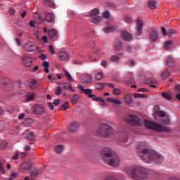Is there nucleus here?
<instances>
[{"label":"nucleus","instance_id":"58836bf2","mask_svg":"<svg viewBox=\"0 0 180 180\" xmlns=\"http://www.w3.org/2000/svg\"><path fill=\"white\" fill-rule=\"evenodd\" d=\"M68 108H70V106L68 105V101H65L63 104V105H61L60 107V110H63V111H65V110H67V109H68Z\"/></svg>","mask_w":180,"mask_h":180},{"label":"nucleus","instance_id":"69168bd1","mask_svg":"<svg viewBox=\"0 0 180 180\" xmlns=\"http://www.w3.org/2000/svg\"><path fill=\"white\" fill-rule=\"evenodd\" d=\"M42 67L49 68L50 67V63L45 60L42 63Z\"/></svg>","mask_w":180,"mask_h":180},{"label":"nucleus","instance_id":"423d86ee","mask_svg":"<svg viewBox=\"0 0 180 180\" xmlns=\"http://www.w3.org/2000/svg\"><path fill=\"white\" fill-rule=\"evenodd\" d=\"M124 120L127 124L133 126L134 127H137V126H141V124H143L141 119H140L139 116L133 114L127 115Z\"/></svg>","mask_w":180,"mask_h":180},{"label":"nucleus","instance_id":"20e7f679","mask_svg":"<svg viewBox=\"0 0 180 180\" xmlns=\"http://www.w3.org/2000/svg\"><path fill=\"white\" fill-rule=\"evenodd\" d=\"M112 134H115L113 128L108 124H102L96 131H94V135L96 136V137L108 139V137H112Z\"/></svg>","mask_w":180,"mask_h":180},{"label":"nucleus","instance_id":"6ab92c4d","mask_svg":"<svg viewBox=\"0 0 180 180\" xmlns=\"http://www.w3.org/2000/svg\"><path fill=\"white\" fill-rule=\"evenodd\" d=\"M12 96L11 95H8V96H4V94H2L0 92V102L1 103H6L9 99V98H11Z\"/></svg>","mask_w":180,"mask_h":180},{"label":"nucleus","instance_id":"0eeeda50","mask_svg":"<svg viewBox=\"0 0 180 180\" xmlns=\"http://www.w3.org/2000/svg\"><path fill=\"white\" fill-rule=\"evenodd\" d=\"M117 140L120 144H126L129 142V132L120 131L117 133Z\"/></svg>","mask_w":180,"mask_h":180},{"label":"nucleus","instance_id":"c756f323","mask_svg":"<svg viewBox=\"0 0 180 180\" xmlns=\"http://www.w3.org/2000/svg\"><path fill=\"white\" fill-rule=\"evenodd\" d=\"M166 64H167V67L172 68V67H174L175 62L172 58L169 57V58H167Z\"/></svg>","mask_w":180,"mask_h":180},{"label":"nucleus","instance_id":"bb28decb","mask_svg":"<svg viewBox=\"0 0 180 180\" xmlns=\"http://www.w3.org/2000/svg\"><path fill=\"white\" fill-rule=\"evenodd\" d=\"M125 84H127L128 85L131 84L132 82H134V80L133 79V75H129L125 79H124Z\"/></svg>","mask_w":180,"mask_h":180},{"label":"nucleus","instance_id":"052dcab7","mask_svg":"<svg viewBox=\"0 0 180 180\" xmlns=\"http://www.w3.org/2000/svg\"><path fill=\"white\" fill-rule=\"evenodd\" d=\"M134 96V98H144V94L135 93Z\"/></svg>","mask_w":180,"mask_h":180},{"label":"nucleus","instance_id":"09e8293b","mask_svg":"<svg viewBox=\"0 0 180 180\" xmlns=\"http://www.w3.org/2000/svg\"><path fill=\"white\" fill-rule=\"evenodd\" d=\"M124 20L126 23H130V22H131V17L129 15H126L124 16Z\"/></svg>","mask_w":180,"mask_h":180},{"label":"nucleus","instance_id":"ddd939ff","mask_svg":"<svg viewBox=\"0 0 180 180\" xmlns=\"http://www.w3.org/2000/svg\"><path fill=\"white\" fill-rule=\"evenodd\" d=\"M79 126L78 122H73L68 127V130L70 131V133H74L75 131H77Z\"/></svg>","mask_w":180,"mask_h":180},{"label":"nucleus","instance_id":"6e6552de","mask_svg":"<svg viewBox=\"0 0 180 180\" xmlns=\"http://www.w3.org/2000/svg\"><path fill=\"white\" fill-rule=\"evenodd\" d=\"M143 22L141 20H137L136 21V39H139L143 33Z\"/></svg>","mask_w":180,"mask_h":180},{"label":"nucleus","instance_id":"393cba45","mask_svg":"<svg viewBox=\"0 0 180 180\" xmlns=\"http://www.w3.org/2000/svg\"><path fill=\"white\" fill-rule=\"evenodd\" d=\"M78 88L79 89H80V91H82V92H84V94H85L86 95H91V94H92V89H84L81 85L78 86Z\"/></svg>","mask_w":180,"mask_h":180},{"label":"nucleus","instance_id":"72a5a7b5","mask_svg":"<svg viewBox=\"0 0 180 180\" xmlns=\"http://www.w3.org/2000/svg\"><path fill=\"white\" fill-rule=\"evenodd\" d=\"M63 150H64V146H63V145H58L55 146V151L57 154H61V153H63Z\"/></svg>","mask_w":180,"mask_h":180},{"label":"nucleus","instance_id":"2f4dec72","mask_svg":"<svg viewBox=\"0 0 180 180\" xmlns=\"http://www.w3.org/2000/svg\"><path fill=\"white\" fill-rule=\"evenodd\" d=\"M148 5L150 9H155L157 8V3L154 0H150Z\"/></svg>","mask_w":180,"mask_h":180},{"label":"nucleus","instance_id":"7ed1b4c3","mask_svg":"<svg viewBox=\"0 0 180 180\" xmlns=\"http://www.w3.org/2000/svg\"><path fill=\"white\" fill-rule=\"evenodd\" d=\"M131 178L135 180L147 179L150 174L148 169L144 167L136 166L127 172Z\"/></svg>","mask_w":180,"mask_h":180},{"label":"nucleus","instance_id":"2eb2a0df","mask_svg":"<svg viewBox=\"0 0 180 180\" xmlns=\"http://www.w3.org/2000/svg\"><path fill=\"white\" fill-rule=\"evenodd\" d=\"M29 84H30L29 86L30 89H32L33 91L39 88V83H37V81H36V79H31L29 81Z\"/></svg>","mask_w":180,"mask_h":180},{"label":"nucleus","instance_id":"9d476101","mask_svg":"<svg viewBox=\"0 0 180 180\" xmlns=\"http://www.w3.org/2000/svg\"><path fill=\"white\" fill-rule=\"evenodd\" d=\"M23 49L29 53L34 51L36 50V46L33 42H27L23 46Z\"/></svg>","mask_w":180,"mask_h":180},{"label":"nucleus","instance_id":"49530a36","mask_svg":"<svg viewBox=\"0 0 180 180\" xmlns=\"http://www.w3.org/2000/svg\"><path fill=\"white\" fill-rule=\"evenodd\" d=\"M92 101H94L96 102H101V103H104L105 99L101 98V97H94L92 98Z\"/></svg>","mask_w":180,"mask_h":180},{"label":"nucleus","instance_id":"e2e57ef3","mask_svg":"<svg viewBox=\"0 0 180 180\" xmlns=\"http://www.w3.org/2000/svg\"><path fill=\"white\" fill-rule=\"evenodd\" d=\"M110 16V14L109 13V11L104 12L103 18H105V19H109Z\"/></svg>","mask_w":180,"mask_h":180},{"label":"nucleus","instance_id":"f3484780","mask_svg":"<svg viewBox=\"0 0 180 180\" xmlns=\"http://www.w3.org/2000/svg\"><path fill=\"white\" fill-rule=\"evenodd\" d=\"M45 20L49 23H54L56 20L54 15L51 13H46L45 15Z\"/></svg>","mask_w":180,"mask_h":180},{"label":"nucleus","instance_id":"3c124183","mask_svg":"<svg viewBox=\"0 0 180 180\" xmlns=\"http://www.w3.org/2000/svg\"><path fill=\"white\" fill-rule=\"evenodd\" d=\"M107 6H108L109 8H112V9H116V8H117V6H116L115 4L112 3V2H108V3H107Z\"/></svg>","mask_w":180,"mask_h":180},{"label":"nucleus","instance_id":"680f3d73","mask_svg":"<svg viewBox=\"0 0 180 180\" xmlns=\"http://www.w3.org/2000/svg\"><path fill=\"white\" fill-rule=\"evenodd\" d=\"M113 94H114V95H120L121 91L119 89H114Z\"/></svg>","mask_w":180,"mask_h":180},{"label":"nucleus","instance_id":"a19ab883","mask_svg":"<svg viewBox=\"0 0 180 180\" xmlns=\"http://www.w3.org/2000/svg\"><path fill=\"white\" fill-rule=\"evenodd\" d=\"M160 120H161V123H162V124H169V116H166V117H165V119L162 118Z\"/></svg>","mask_w":180,"mask_h":180},{"label":"nucleus","instance_id":"f03ea898","mask_svg":"<svg viewBox=\"0 0 180 180\" xmlns=\"http://www.w3.org/2000/svg\"><path fill=\"white\" fill-rule=\"evenodd\" d=\"M101 157L104 162L109 167H119L120 165V159L117 153L109 147L102 148Z\"/></svg>","mask_w":180,"mask_h":180},{"label":"nucleus","instance_id":"b1692460","mask_svg":"<svg viewBox=\"0 0 180 180\" xmlns=\"http://www.w3.org/2000/svg\"><path fill=\"white\" fill-rule=\"evenodd\" d=\"M21 169H25V171H29L32 168V164L29 162H24L20 166Z\"/></svg>","mask_w":180,"mask_h":180},{"label":"nucleus","instance_id":"0e129e2a","mask_svg":"<svg viewBox=\"0 0 180 180\" xmlns=\"http://www.w3.org/2000/svg\"><path fill=\"white\" fill-rule=\"evenodd\" d=\"M65 77L69 81H71V79H72V77H71V75H70V72H65Z\"/></svg>","mask_w":180,"mask_h":180},{"label":"nucleus","instance_id":"4468645a","mask_svg":"<svg viewBox=\"0 0 180 180\" xmlns=\"http://www.w3.org/2000/svg\"><path fill=\"white\" fill-rule=\"evenodd\" d=\"M58 58L62 61H65V60H70V55L67 51H60L58 53Z\"/></svg>","mask_w":180,"mask_h":180},{"label":"nucleus","instance_id":"338daca9","mask_svg":"<svg viewBox=\"0 0 180 180\" xmlns=\"http://www.w3.org/2000/svg\"><path fill=\"white\" fill-rule=\"evenodd\" d=\"M60 99L58 98V99L54 100L53 103V105H55V106H58L60 105Z\"/></svg>","mask_w":180,"mask_h":180},{"label":"nucleus","instance_id":"7c9ffc66","mask_svg":"<svg viewBox=\"0 0 180 180\" xmlns=\"http://www.w3.org/2000/svg\"><path fill=\"white\" fill-rule=\"evenodd\" d=\"M171 72H169V70L168 69H165L164 72L162 73L161 77L162 79H165L169 77Z\"/></svg>","mask_w":180,"mask_h":180},{"label":"nucleus","instance_id":"473e14b6","mask_svg":"<svg viewBox=\"0 0 180 180\" xmlns=\"http://www.w3.org/2000/svg\"><path fill=\"white\" fill-rule=\"evenodd\" d=\"M78 101H79V95L78 94L73 95L71 99V102L72 105H75L76 103H77Z\"/></svg>","mask_w":180,"mask_h":180},{"label":"nucleus","instance_id":"774afa93","mask_svg":"<svg viewBox=\"0 0 180 180\" xmlns=\"http://www.w3.org/2000/svg\"><path fill=\"white\" fill-rule=\"evenodd\" d=\"M39 58L42 60H46V58H47V56H46V54L42 53L41 55H39Z\"/></svg>","mask_w":180,"mask_h":180},{"label":"nucleus","instance_id":"4be33fe9","mask_svg":"<svg viewBox=\"0 0 180 180\" xmlns=\"http://www.w3.org/2000/svg\"><path fill=\"white\" fill-rule=\"evenodd\" d=\"M90 22L91 23H94V25H96V23H101V22H102V18L100 16L91 17L90 18Z\"/></svg>","mask_w":180,"mask_h":180},{"label":"nucleus","instance_id":"4d7b16f0","mask_svg":"<svg viewBox=\"0 0 180 180\" xmlns=\"http://www.w3.org/2000/svg\"><path fill=\"white\" fill-rule=\"evenodd\" d=\"M174 92H176V94H180V85L179 84H176L174 87Z\"/></svg>","mask_w":180,"mask_h":180},{"label":"nucleus","instance_id":"603ef678","mask_svg":"<svg viewBox=\"0 0 180 180\" xmlns=\"http://www.w3.org/2000/svg\"><path fill=\"white\" fill-rule=\"evenodd\" d=\"M111 61H119V60H120V58L116 55H113L112 56H111L110 58Z\"/></svg>","mask_w":180,"mask_h":180},{"label":"nucleus","instance_id":"aec40b11","mask_svg":"<svg viewBox=\"0 0 180 180\" xmlns=\"http://www.w3.org/2000/svg\"><path fill=\"white\" fill-rule=\"evenodd\" d=\"M34 98H36V94L34 92L31 91L27 94V102H32V101L34 100Z\"/></svg>","mask_w":180,"mask_h":180},{"label":"nucleus","instance_id":"f8f14e48","mask_svg":"<svg viewBox=\"0 0 180 180\" xmlns=\"http://www.w3.org/2000/svg\"><path fill=\"white\" fill-rule=\"evenodd\" d=\"M124 101L127 106H129V108L133 107V103L134 102V101L131 98V96H130L129 94H125L124 96Z\"/></svg>","mask_w":180,"mask_h":180},{"label":"nucleus","instance_id":"5fc2aeb1","mask_svg":"<svg viewBox=\"0 0 180 180\" xmlns=\"http://www.w3.org/2000/svg\"><path fill=\"white\" fill-rule=\"evenodd\" d=\"M5 130V122L0 120V131H4Z\"/></svg>","mask_w":180,"mask_h":180},{"label":"nucleus","instance_id":"cd10ccee","mask_svg":"<svg viewBox=\"0 0 180 180\" xmlns=\"http://www.w3.org/2000/svg\"><path fill=\"white\" fill-rule=\"evenodd\" d=\"M107 102H110V103H114V105H122V101L117 99L107 98Z\"/></svg>","mask_w":180,"mask_h":180},{"label":"nucleus","instance_id":"dca6fc26","mask_svg":"<svg viewBox=\"0 0 180 180\" xmlns=\"http://www.w3.org/2000/svg\"><path fill=\"white\" fill-rule=\"evenodd\" d=\"M33 63V60H32V58L29 56H24L22 58V64L25 65L26 67H30L32 65V63Z\"/></svg>","mask_w":180,"mask_h":180},{"label":"nucleus","instance_id":"13d9d810","mask_svg":"<svg viewBox=\"0 0 180 180\" xmlns=\"http://www.w3.org/2000/svg\"><path fill=\"white\" fill-rule=\"evenodd\" d=\"M175 33H176V31H175V30H169L167 31V34L169 37L172 36V34H175Z\"/></svg>","mask_w":180,"mask_h":180},{"label":"nucleus","instance_id":"a211bd4d","mask_svg":"<svg viewBox=\"0 0 180 180\" xmlns=\"http://www.w3.org/2000/svg\"><path fill=\"white\" fill-rule=\"evenodd\" d=\"M149 37L151 41H157L158 40V33L157 31L152 30L149 33Z\"/></svg>","mask_w":180,"mask_h":180},{"label":"nucleus","instance_id":"79ce46f5","mask_svg":"<svg viewBox=\"0 0 180 180\" xmlns=\"http://www.w3.org/2000/svg\"><path fill=\"white\" fill-rule=\"evenodd\" d=\"M25 137L27 140H33L34 139V134L33 132L27 133L25 134Z\"/></svg>","mask_w":180,"mask_h":180},{"label":"nucleus","instance_id":"a878e982","mask_svg":"<svg viewBox=\"0 0 180 180\" xmlns=\"http://www.w3.org/2000/svg\"><path fill=\"white\" fill-rule=\"evenodd\" d=\"M43 4L45 6L54 8V1H53V0H43Z\"/></svg>","mask_w":180,"mask_h":180},{"label":"nucleus","instance_id":"9b49d317","mask_svg":"<svg viewBox=\"0 0 180 180\" xmlns=\"http://www.w3.org/2000/svg\"><path fill=\"white\" fill-rule=\"evenodd\" d=\"M34 112L36 115H43L45 112L44 107L39 104H35L34 107Z\"/></svg>","mask_w":180,"mask_h":180},{"label":"nucleus","instance_id":"8fccbe9b","mask_svg":"<svg viewBox=\"0 0 180 180\" xmlns=\"http://www.w3.org/2000/svg\"><path fill=\"white\" fill-rule=\"evenodd\" d=\"M70 88H72V86L70 83H65L63 84V89L68 91L70 89Z\"/></svg>","mask_w":180,"mask_h":180},{"label":"nucleus","instance_id":"6e6d98bb","mask_svg":"<svg viewBox=\"0 0 180 180\" xmlns=\"http://www.w3.org/2000/svg\"><path fill=\"white\" fill-rule=\"evenodd\" d=\"M61 92H63V89H61V86H58L57 90L56 91V95H61Z\"/></svg>","mask_w":180,"mask_h":180},{"label":"nucleus","instance_id":"e433bc0d","mask_svg":"<svg viewBox=\"0 0 180 180\" xmlns=\"http://www.w3.org/2000/svg\"><path fill=\"white\" fill-rule=\"evenodd\" d=\"M162 96H163L165 99H167V101H171V99H172V96L171 94H169V93L163 92L162 93Z\"/></svg>","mask_w":180,"mask_h":180},{"label":"nucleus","instance_id":"4c0bfd02","mask_svg":"<svg viewBox=\"0 0 180 180\" xmlns=\"http://www.w3.org/2000/svg\"><path fill=\"white\" fill-rule=\"evenodd\" d=\"M99 15V10L98 8H94L90 11L89 16H96Z\"/></svg>","mask_w":180,"mask_h":180},{"label":"nucleus","instance_id":"c03bdc74","mask_svg":"<svg viewBox=\"0 0 180 180\" xmlns=\"http://www.w3.org/2000/svg\"><path fill=\"white\" fill-rule=\"evenodd\" d=\"M115 30V27H107L103 29L104 32L105 33H112V32Z\"/></svg>","mask_w":180,"mask_h":180},{"label":"nucleus","instance_id":"5701e85b","mask_svg":"<svg viewBox=\"0 0 180 180\" xmlns=\"http://www.w3.org/2000/svg\"><path fill=\"white\" fill-rule=\"evenodd\" d=\"M48 33L50 39H54V37L58 34V32L54 29L49 30Z\"/></svg>","mask_w":180,"mask_h":180},{"label":"nucleus","instance_id":"c9c22d12","mask_svg":"<svg viewBox=\"0 0 180 180\" xmlns=\"http://www.w3.org/2000/svg\"><path fill=\"white\" fill-rule=\"evenodd\" d=\"M105 86H106V84L101 83V82L96 83L95 85L96 89L100 90V91H102V89H103Z\"/></svg>","mask_w":180,"mask_h":180},{"label":"nucleus","instance_id":"37998d69","mask_svg":"<svg viewBox=\"0 0 180 180\" xmlns=\"http://www.w3.org/2000/svg\"><path fill=\"white\" fill-rule=\"evenodd\" d=\"M34 20L37 25H40V23L43 22V18H41L40 15H37Z\"/></svg>","mask_w":180,"mask_h":180},{"label":"nucleus","instance_id":"f257e3e1","mask_svg":"<svg viewBox=\"0 0 180 180\" xmlns=\"http://www.w3.org/2000/svg\"><path fill=\"white\" fill-rule=\"evenodd\" d=\"M136 153L140 160L146 164H162L164 157L148 148L146 142H140L136 146Z\"/></svg>","mask_w":180,"mask_h":180},{"label":"nucleus","instance_id":"ea45409f","mask_svg":"<svg viewBox=\"0 0 180 180\" xmlns=\"http://www.w3.org/2000/svg\"><path fill=\"white\" fill-rule=\"evenodd\" d=\"M8 147V142L6 141H1L0 142V148L1 150H5Z\"/></svg>","mask_w":180,"mask_h":180},{"label":"nucleus","instance_id":"f704fd0d","mask_svg":"<svg viewBox=\"0 0 180 180\" xmlns=\"http://www.w3.org/2000/svg\"><path fill=\"white\" fill-rule=\"evenodd\" d=\"M39 171L37 170H33L30 172V178L32 180H34V178H36V176H39Z\"/></svg>","mask_w":180,"mask_h":180},{"label":"nucleus","instance_id":"bf43d9fd","mask_svg":"<svg viewBox=\"0 0 180 180\" xmlns=\"http://www.w3.org/2000/svg\"><path fill=\"white\" fill-rule=\"evenodd\" d=\"M158 115H160V117H165L167 116V115L165 114V112L162 110L158 111Z\"/></svg>","mask_w":180,"mask_h":180},{"label":"nucleus","instance_id":"412c9836","mask_svg":"<svg viewBox=\"0 0 180 180\" xmlns=\"http://www.w3.org/2000/svg\"><path fill=\"white\" fill-rule=\"evenodd\" d=\"M1 85H3V86H6L9 85V84H11V79L8 77L2 78L0 81Z\"/></svg>","mask_w":180,"mask_h":180},{"label":"nucleus","instance_id":"a18cd8bd","mask_svg":"<svg viewBox=\"0 0 180 180\" xmlns=\"http://www.w3.org/2000/svg\"><path fill=\"white\" fill-rule=\"evenodd\" d=\"M122 46H123V44L121 42H118L115 44V50L116 51H120V49H122Z\"/></svg>","mask_w":180,"mask_h":180},{"label":"nucleus","instance_id":"864d4df0","mask_svg":"<svg viewBox=\"0 0 180 180\" xmlns=\"http://www.w3.org/2000/svg\"><path fill=\"white\" fill-rule=\"evenodd\" d=\"M102 77V72H98L95 75V78L97 79V81H101Z\"/></svg>","mask_w":180,"mask_h":180},{"label":"nucleus","instance_id":"39448f33","mask_svg":"<svg viewBox=\"0 0 180 180\" xmlns=\"http://www.w3.org/2000/svg\"><path fill=\"white\" fill-rule=\"evenodd\" d=\"M145 125L148 129L155 130V131H165V133H169V131H171L169 127L163 126L157 122L148 121L147 120H145Z\"/></svg>","mask_w":180,"mask_h":180},{"label":"nucleus","instance_id":"1a4fd4ad","mask_svg":"<svg viewBox=\"0 0 180 180\" xmlns=\"http://www.w3.org/2000/svg\"><path fill=\"white\" fill-rule=\"evenodd\" d=\"M121 38L125 41H131L133 40V36L131 34L129 33V32L126 30H123L121 32Z\"/></svg>","mask_w":180,"mask_h":180},{"label":"nucleus","instance_id":"c85d7f7f","mask_svg":"<svg viewBox=\"0 0 180 180\" xmlns=\"http://www.w3.org/2000/svg\"><path fill=\"white\" fill-rule=\"evenodd\" d=\"M92 81V77L89 75H84L83 77L84 84H89Z\"/></svg>","mask_w":180,"mask_h":180},{"label":"nucleus","instance_id":"de8ad7c7","mask_svg":"<svg viewBox=\"0 0 180 180\" xmlns=\"http://www.w3.org/2000/svg\"><path fill=\"white\" fill-rule=\"evenodd\" d=\"M173 41L172 40H169V41H167L165 44V50H168V49H169V46L171 44H172Z\"/></svg>","mask_w":180,"mask_h":180}]
</instances>
